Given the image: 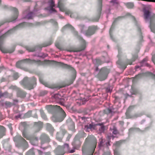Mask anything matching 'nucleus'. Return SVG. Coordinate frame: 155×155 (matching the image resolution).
I'll use <instances>...</instances> for the list:
<instances>
[{
    "instance_id": "49530a36",
    "label": "nucleus",
    "mask_w": 155,
    "mask_h": 155,
    "mask_svg": "<svg viewBox=\"0 0 155 155\" xmlns=\"http://www.w3.org/2000/svg\"><path fill=\"white\" fill-rule=\"evenodd\" d=\"M80 119H81L82 120H83V122H85L87 121V119H88V118L83 117H81Z\"/></svg>"
},
{
    "instance_id": "39448f33",
    "label": "nucleus",
    "mask_w": 155,
    "mask_h": 155,
    "mask_svg": "<svg viewBox=\"0 0 155 155\" xmlns=\"http://www.w3.org/2000/svg\"><path fill=\"white\" fill-rule=\"evenodd\" d=\"M21 84L24 85L28 89L30 90L33 89L36 84V79L34 77L32 78H28L25 77L20 82Z\"/></svg>"
},
{
    "instance_id": "a18cd8bd",
    "label": "nucleus",
    "mask_w": 155,
    "mask_h": 155,
    "mask_svg": "<svg viewBox=\"0 0 155 155\" xmlns=\"http://www.w3.org/2000/svg\"><path fill=\"white\" fill-rule=\"evenodd\" d=\"M18 74L17 73H15L13 76V77L15 80L17 79L18 78Z\"/></svg>"
},
{
    "instance_id": "f8f14e48",
    "label": "nucleus",
    "mask_w": 155,
    "mask_h": 155,
    "mask_svg": "<svg viewBox=\"0 0 155 155\" xmlns=\"http://www.w3.org/2000/svg\"><path fill=\"white\" fill-rule=\"evenodd\" d=\"M50 63L57 66H60L64 68H70L74 71V73L75 72V70L73 68L67 65V64H64L62 62H58L52 61L50 62Z\"/></svg>"
},
{
    "instance_id": "09e8293b",
    "label": "nucleus",
    "mask_w": 155,
    "mask_h": 155,
    "mask_svg": "<svg viewBox=\"0 0 155 155\" xmlns=\"http://www.w3.org/2000/svg\"><path fill=\"white\" fill-rule=\"evenodd\" d=\"M104 143L103 140V139H101L100 141V143L99 144V147H101L103 145V143Z\"/></svg>"
},
{
    "instance_id": "f704fd0d",
    "label": "nucleus",
    "mask_w": 155,
    "mask_h": 155,
    "mask_svg": "<svg viewBox=\"0 0 155 155\" xmlns=\"http://www.w3.org/2000/svg\"><path fill=\"white\" fill-rule=\"evenodd\" d=\"M34 152L33 149H31L27 152L26 155H34Z\"/></svg>"
},
{
    "instance_id": "f03ea898",
    "label": "nucleus",
    "mask_w": 155,
    "mask_h": 155,
    "mask_svg": "<svg viewBox=\"0 0 155 155\" xmlns=\"http://www.w3.org/2000/svg\"><path fill=\"white\" fill-rule=\"evenodd\" d=\"M29 24L28 23L24 22L19 24L14 27L13 28L8 30L7 32L5 33L3 35L0 36V49L1 51L3 53H11L13 52L15 50V48L14 47H12V48L7 50L6 51H3L2 47L5 41L6 38L8 36V35L11 33L13 32V31L19 28H21L25 27L26 26H28Z\"/></svg>"
},
{
    "instance_id": "bb28decb",
    "label": "nucleus",
    "mask_w": 155,
    "mask_h": 155,
    "mask_svg": "<svg viewBox=\"0 0 155 155\" xmlns=\"http://www.w3.org/2000/svg\"><path fill=\"white\" fill-rule=\"evenodd\" d=\"M34 16V14L32 12H30L27 15L23 17L24 18H27L28 19H31Z\"/></svg>"
},
{
    "instance_id": "473e14b6",
    "label": "nucleus",
    "mask_w": 155,
    "mask_h": 155,
    "mask_svg": "<svg viewBox=\"0 0 155 155\" xmlns=\"http://www.w3.org/2000/svg\"><path fill=\"white\" fill-rule=\"evenodd\" d=\"M40 113L41 114V117L44 120H47V118L44 112L43 111L41 110H40Z\"/></svg>"
},
{
    "instance_id": "72a5a7b5",
    "label": "nucleus",
    "mask_w": 155,
    "mask_h": 155,
    "mask_svg": "<svg viewBox=\"0 0 155 155\" xmlns=\"http://www.w3.org/2000/svg\"><path fill=\"white\" fill-rule=\"evenodd\" d=\"M147 58H145L143 59L141 62V64L142 65L144 64L147 67H149L150 65L149 64H148L146 63V62L147 61ZM143 66V65H142Z\"/></svg>"
},
{
    "instance_id": "dca6fc26",
    "label": "nucleus",
    "mask_w": 155,
    "mask_h": 155,
    "mask_svg": "<svg viewBox=\"0 0 155 155\" xmlns=\"http://www.w3.org/2000/svg\"><path fill=\"white\" fill-rule=\"evenodd\" d=\"M52 43V42L51 41H50L48 43H46L42 45H40L37 46V47H36L35 48H29L27 49V50L28 51H37L38 50V49L39 50H40L41 49V48L42 47H46L47 46H48L50 45H51Z\"/></svg>"
},
{
    "instance_id": "13d9d810",
    "label": "nucleus",
    "mask_w": 155,
    "mask_h": 155,
    "mask_svg": "<svg viewBox=\"0 0 155 155\" xmlns=\"http://www.w3.org/2000/svg\"><path fill=\"white\" fill-rule=\"evenodd\" d=\"M114 155H118V152L115 151H114Z\"/></svg>"
},
{
    "instance_id": "2eb2a0df",
    "label": "nucleus",
    "mask_w": 155,
    "mask_h": 155,
    "mask_svg": "<svg viewBox=\"0 0 155 155\" xmlns=\"http://www.w3.org/2000/svg\"><path fill=\"white\" fill-rule=\"evenodd\" d=\"M10 88L15 90L17 91V94L18 96L23 98L25 97L26 94L25 92L23 91L19 88H18L16 86H11L10 87Z\"/></svg>"
},
{
    "instance_id": "9b49d317",
    "label": "nucleus",
    "mask_w": 155,
    "mask_h": 155,
    "mask_svg": "<svg viewBox=\"0 0 155 155\" xmlns=\"http://www.w3.org/2000/svg\"><path fill=\"white\" fill-rule=\"evenodd\" d=\"M14 140L15 142H20L23 143L24 147H27L28 144L25 140L21 136L18 135L14 138Z\"/></svg>"
},
{
    "instance_id": "a211bd4d",
    "label": "nucleus",
    "mask_w": 155,
    "mask_h": 155,
    "mask_svg": "<svg viewBox=\"0 0 155 155\" xmlns=\"http://www.w3.org/2000/svg\"><path fill=\"white\" fill-rule=\"evenodd\" d=\"M58 6L60 10L62 12L65 11V14L67 15H69L70 14V17H71V12L69 10H67L66 8L64 7V5L58 2Z\"/></svg>"
},
{
    "instance_id": "58836bf2",
    "label": "nucleus",
    "mask_w": 155,
    "mask_h": 155,
    "mask_svg": "<svg viewBox=\"0 0 155 155\" xmlns=\"http://www.w3.org/2000/svg\"><path fill=\"white\" fill-rule=\"evenodd\" d=\"M5 105L7 107H11L12 105V104L8 101H6L5 103Z\"/></svg>"
},
{
    "instance_id": "ddd939ff",
    "label": "nucleus",
    "mask_w": 155,
    "mask_h": 155,
    "mask_svg": "<svg viewBox=\"0 0 155 155\" xmlns=\"http://www.w3.org/2000/svg\"><path fill=\"white\" fill-rule=\"evenodd\" d=\"M78 39L81 40V42L82 43V45L81 47H80L79 48H78L74 49L72 50H69V51H73V52H78V51H82L83 50H84L85 47L86 45V42L82 38L80 37V36H78Z\"/></svg>"
},
{
    "instance_id": "a878e982",
    "label": "nucleus",
    "mask_w": 155,
    "mask_h": 155,
    "mask_svg": "<svg viewBox=\"0 0 155 155\" xmlns=\"http://www.w3.org/2000/svg\"><path fill=\"white\" fill-rule=\"evenodd\" d=\"M46 126L47 129L49 131L51 135H52L54 130L52 126L50 124L47 123L46 124Z\"/></svg>"
},
{
    "instance_id": "ea45409f",
    "label": "nucleus",
    "mask_w": 155,
    "mask_h": 155,
    "mask_svg": "<svg viewBox=\"0 0 155 155\" xmlns=\"http://www.w3.org/2000/svg\"><path fill=\"white\" fill-rule=\"evenodd\" d=\"M8 93L5 92L4 93H0V98L2 97H6L7 96Z\"/></svg>"
},
{
    "instance_id": "1a4fd4ad",
    "label": "nucleus",
    "mask_w": 155,
    "mask_h": 155,
    "mask_svg": "<svg viewBox=\"0 0 155 155\" xmlns=\"http://www.w3.org/2000/svg\"><path fill=\"white\" fill-rule=\"evenodd\" d=\"M38 61H39L38 60L36 61L35 60H31L29 59L26 58L17 62L16 64V66L17 68H21V67L22 63H23L32 64L36 63Z\"/></svg>"
},
{
    "instance_id": "2f4dec72",
    "label": "nucleus",
    "mask_w": 155,
    "mask_h": 155,
    "mask_svg": "<svg viewBox=\"0 0 155 155\" xmlns=\"http://www.w3.org/2000/svg\"><path fill=\"white\" fill-rule=\"evenodd\" d=\"M67 28H69L72 30H74V27H72L71 25L69 24H67L65 25L63 28V29L64 30V29Z\"/></svg>"
},
{
    "instance_id": "c85d7f7f",
    "label": "nucleus",
    "mask_w": 155,
    "mask_h": 155,
    "mask_svg": "<svg viewBox=\"0 0 155 155\" xmlns=\"http://www.w3.org/2000/svg\"><path fill=\"white\" fill-rule=\"evenodd\" d=\"M137 54H135L133 56L132 60H128L127 62V63L129 64H132L133 61H135V60L137 58Z\"/></svg>"
},
{
    "instance_id": "7c9ffc66",
    "label": "nucleus",
    "mask_w": 155,
    "mask_h": 155,
    "mask_svg": "<svg viewBox=\"0 0 155 155\" xmlns=\"http://www.w3.org/2000/svg\"><path fill=\"white\" fill-rule=\"evenodd\" d=\"M35 125L38 128V131L40 130V129L42 127V123L41 122L39 121L38 122H35Z\"/></svg>"
},
{
    "instance_id": "6e6552de",
    "label": "nucleus",
    "mask_w": 155,
    "mask_h": 155,
    "mask_svg": "<svg viewBox=\"0 0 155 155\" xmlns=\"http://www.w3.org/2000/svg\"><path fill=\"white\" fill-rule=\"evenodd\" d=\"M85 28L84 26L81 25V32H83L86 36H91L94 33L95 31L97 29V27L95 26H90L89 27L88 30L84 32V30Z\"/></svg>"
},
{
    "instance_id": "393cba45",
    "label": "nucleus",
    "mask_w": 155,
    "mask_h": 155,
    "mask_svg": "<svg viewBox=\"0 0 155 155\" xmlns=\"http://www.w3.org/2000/svg\"><path fill=\"white\" fill-rule=\"evenodd\" d=\"M93 62V63L95 64L96 67H97L98 65L101 64L104 62L102 61L99 59H97L94 60Z\"/></svg>"
},
{
    "instance_id": "774afa93",
    "label": "nucleus",
    "mask_w": 155,
    "mask_h": 155,
    "mask_svg": "<svg viewBox=\"0 0 155 155\" xmlns=\"http://www.w3.org/2000/svg\"><path fill=\"white\" fill-rule=\"evenodd\" d=\"M153 78L155 80V74L153 76Z\"/></svg>"
},
{
    "instance_id": "a19ab883",
    "label": "nucleus",
    "mask_w": 155,
    "mask_h": 155,
    "mask_svg": "<svg viewBox=\"0 0 155 155\" xmlns=\"http://www.w3.org/2000/svg\"><path fill=\"white\" fill-rule=\"evenodd\" d=\"M31 114V111H28L25 114V116L27 117H29Z\"/></svg>"
},
{
    "instance_id": "864d4df0",
    "label": "nucleus",
    "mask_w": 155,
    "mask_h": 155,
    "mask_svg": "<svg viewBox=\"0 0 155 155\" xmlns=\"http://www.w3.org/2000/svg\"><path fill=\"white\" fill-rule=\"evenodd\" d=\"M39 81H40V82L41 83H42V84H44V83H45V82H44V81H43V80L42 79H41V78H39Z\"/></svg>"
},
{
    "instance_id": "69168bd1",
    "label": "nucleus",
    "mask_w": 155,
    "mask_h": 155,
    "mask_svg": "<svg viewBox=\"0 0 155 155\" xmlns=\"http://www.w3.org/2000/svg\"><path fill=\"white\" fill-rule=\"evenodd\" d=\"M140 68V67L139 66H135V68L136 69H137L138 68Z\"/></svg>"
},
{
    "instance_id": "c9c22d12",
    "label": "nucleus",
    "mask_w": 155,
    "mask_h": 155,
    "mask_svg": "<svg viewBox=\"0 0 155 155\" xmlns=\"http://www.w3.org/2000/svg\"><path fill=\"white\" fill-rule=\"evenodd\" d=\"M37 56L41 58H45L47 56V54H44L43 53H39Z\"/></svg>"
},
{
    "instance_id": "412c9836",
    "label": "nucleus",
    "mask_w": 155,
    "mask_h": 155,
    "mask_svg": "<svg viewBox=\"0 0 155 155\" xmlns=\"http://www.w3.org/2000/svg\"><path fill=\"white\" fill-rule=\"evenodd\" d=\"M98 17L96 19L95 21H97L98 20L99 16L101 13L102 8V0H98Z\"/></svg>"
},
{
    "instance_id": "5701e85b",
    "label": "nucleus",
    "mask_w": 155,
    "mask_h": 155,
    "mask_svg": "<svg viewBox=\"0 0 155 155\" xmlns=\"http://www.w3.org/2000/svg\"><path fill=\"white\" fill-rule=\"evenodd\" d=\"M5 129L3 126H0V139L5 135Z\"/></svg>"
},
{
    "instance_id": "338daca9",
    "label": "nucleus",
    "mask_w": 155,
    "mask_h": 155,
    "mask_svg": "<svg viewBox=\"0 0 155 155\" xmlns=\"http://www.w3.org/2000/svg\"><path fill=\"white\" fill-rule=\"evenodd\" d=\"M117 64H119V65H120V61H118L117 62Z\"/></svg>"
},
{
    "instance_id": "4468645a",
    "label": "nucleus",
    "mask_w": 155,
    "mask_h": 155,
    "mask_svg": "<svg viewBox=\"0 0 155 155\" xmlns=\"http://www.w3.org/2000/svg\"><path fill=\"white\" fill-rule=\"evenodd\" d=\"M49 6L45 8V9L49 11L50 13L56 12V11L54 8L55 6L54 2L53 0H50L48 2Z\"/></svg>"
},
{
    "instance_id": "20e7f679",
    "label": "nucleus",
    "mask_w": 155,
    "mask_h": 155,
    "mask_svg": "<svg viewBox=\"0 0 155 155\" xmlns=\"http://www.w3.org/2000/svg\"><path fill=\"white\" fill-rule=\"evenodd\" d=\"M75 149L70 150L69 146L68 143H65L63 146H59L54 150L55 155H63L66 152L73 153L75 152Z\"/></svg>"
},
{
    "instance_id": "9d476101",
    "label": "nucleus",
    "mask_w": 155,
    "mask_h": 155,
    "mask_svg": "<svg viewBox=\"0 0 155 155\" xmlns=\"http://www.w3.org/2000/svg\"><path fill=\"white\" fill-rule=\"evenodd\" d=\"M23 136L27 140H30L31 143L33 145H35L37 143V141L38 140V138L35 137H31L28 135L25 132H23L22 133Z\"/></svg>"
},
{
    "instance_id": "c756f323",
    "label": "nucleus",
    "mask_w": 155,
    "mask_h": 155,
    "mask_svg": "<svg viewBox=\"0 0 155 155\" xmlns=\"http://www.w3.org/2000/svg\"><path fill=\"white\" fill-rule=\"evenodd\" d=\"M61 97L60 95L58 94H54L53 97L56 101L58 102Z\"/></svg>"
},
{
    "instance_id": "c03bdc74",
    "label": "nucleus",
    "mask_w": 155,
    "mask_h": 155,
    "mask_svg": "<svg viewBox=\"0 0 155 155\" xmlns=\"http://www.w3.org/2000/svg\"><path fill=\"white\" fill-rule=\"evenodd\" d=\"M112 133L114 134H117L118 133L117 130L115 128L113 129Z\"/></svg>"
},
{
    "instance_id": "680f3d73",
    "label": "nucleus",
    "mask_w": 155,
    "mask_h": 155,
    "mask_svg": "<svg viewBox=\"0 0 155 155\" xmlns=\"http://www.w3.org/2000/svg\"><path fill=\"white\" fill-rule=\"evenodd\" d=\"M38 153L39 154H41L42 153V152L40 151V150H38Z\"/></svg>"
},
{
    "instance_id": "7ed1b4c3",
    "label": "nucleus",
    "mask_w": 155,
    "mask_h": 155,
    "mask_svg": "<svg viewBox=\"0 0 155 155\" xmlns=\"http://www.w3.org/2000/svg\"><path fill=\"white\" fill-rule=\"evenodd\" d=\"M143 12L144 18L146 22H150L149 27L151 31L155 33V14L151 16L150 13L149 11L144 10Z\"/></svg>"
},
{
    "instance_id": "bf43d9fd",
    "label": "nucleus",
    "mask_w": 155,
    "mask_h": 155,
    "mask_svg": "<svg viewBox=\"0 0 155 155\" xmlns=\"http://www.w3.org/2000/svg\"><path fill=\"white\" fill-rule=\"evenodd\" d=\"M133 107V106H130V107H129L128 109V110L129 111L130 109L132 108Z\"/></svg>"
},
{
    "instance_id": "4be33fe9",
    "label": "nucleus",
    "mask_w": 155,
    "mask_h": 155,
    "mask_svg": "<svg viewBox=\"0 0 155 155\" xmlns=\"http://www.w3.org/2000/svg\"><path fill=\"white\" fill-rule=\"evenodd\" d=\"M121 17H118L113 22V24H112V26H111L110 29V31H109V33H110V38H111V39H112L113 40V36L112 35V34H111V32H112V31H113V30L114 29V23H115V22H116V21H117V20H119V19H120V18H121Z\"/></svg>"
},
{
    "instance_id": "6e6d98bb",
    "label": "nucleus",
    "mask_w": 155,
    "mask_h": 155,
    "mask_svg": "<svg viewBox=\"0 0 155 155\" xmlns=\"http://www.w3.org/2000/svg\"><path fill=\"white\" fill-rule=\"evenodd\" d=\"M34 114H35L34 115V116H33V117H34L35 118H37V117H38V116H37V114L36 113H34Z\"/></svg>"
},
{
    "instance_id": "0eeeda50",
    "label": "nucleus",
    "mask_w": 155,
    "mask_h": 155,
    "mask_svg": "<svg viewBox=\"0 0 155 155\" xmlns=\"http://www.w3.org/2000/svg\"><path fill=\"white\" fill-rule=\"evenodd\" d=\"M99 126L100 127L99 128V130L100 133L103 132L105 130V127L103 124H93L91 123L89 125L85 126L84 129L86 131L89 132L90 130L94 129L95 126Z\"/></svg>"
},
{
    "instance_id": "5fc2aeb1",
    "label": "nucleus",
    "mask_w": 155,
    "mask_h": 155,
    "mask_svg": "<svg viewBox=\"0 0 155 155\" xmlns=\"http://www.w3.org/2000/svg\"><path fill=\"white\" fill-rule=\"evenodd\" d=\"M120 143H121V142L120 141H117L116 142L115 144L117 146H118L120 144Z\"/></svg>"
},
{
    "instance_id": "de8ad7c7",
    "label": "nucleus",
    "mask_w": 155,
    "mask_h": 155,
    "mask_svg": "<svg viewBox=\"0 0 155 155\" xmlns=\"http://www.w3.org/2000/svg\"><path fill=\"white\" fill-rule=\"evenodd\" d=\"M59 135V133H57V136H56V138L59 141H61L62 140V138L61 137H59L58 136Z\"/></svg>"
},
{
    "instance_id": "8fccbe9b",
    "label": "nucleus",
    "mask_w": 155,
    "mask_h": 155,
    "mask_svg": "<svg viewBox=\"0 0 155 155\" xmlns=\"http://www.w3.org/2000/svg\"><path fill=\"white\" fill-rule=\"evenodd\" d=\"M106 91L110 93L111 91V90H110V88L109 87H107L106 89Z\"/></svg>"
},
{
    "instance_id": "79ce46f5",
    "label": "nucleus",
    "mask_w": 155,
    "mask_h": 155,
    "mask_svg": "<svg viewBox=\"0 0 155 155\" xmlns=\"http://www.w3.org/2000/svg\"><path fill=\"white\" fill-rule=\"evenodd\" d=\"M71 126H69V127L71 130H73L74 128V124L73 122L71 123Z\"/></svg>"
},
{
    "instance_id": "052dcab7",
    "label": "nucleus",
    "mask_w": 155,
    "mask_h": 155,
    "mask_svg": "<svg viewBox=\"0 0 155 155\" xmlns=\"http://www.w3.org/2000/svg\"><path fill=\"white\" fill-rule=\"evenodd\" d=\"M64 87L63 86H58L57 87H56V88H57L58 89H59L60 88H62V87Z\"/></svg>"
},
{
    "instance_id": "f3484780",
    "label": "nucleus",
    "mask_w": 155,
    "mask_h": 155,
    "mask_svg": "<svg viewBox=\"0 0 155 155\" xmlns=\"http://www.w3.org/2000/svg\"><path fill=\"white\" fill-rule=\"evenodd\" d=\"M11 10L14 11V13L11 19L8 21V22H14L16 21V19L18 16V11L17 9L15 8L11 7Z\"/></svg>"
},
{
    "instance_id": "3c124183",
    "label": "nucleus",
    "mask_w": 155,
    "mask_h": 155,
    "mask_svg": "<svg viewBox=\"0 0 155 155\" xmlns=\"http://www.w3.org/2000/svg\"><path fill=\"white\" fill-rule=\"evenodd\" d=\"M141 76V74H138L137 75H136L135 76V78L136 79H138V78H139Z\"/></svg>"
},
{
    "instance_id": "cd10ccee",
    "label": "nucleus",
    "mask_w": 155,
    "mask_h": 155,
    "mask_svg": "<svg viewBox=\"0 0 155 155\" xmlns=\"http://www.w3.org/2000/svg\"><path fill=\"white\" fill-rule=\"evenodd\" d=\"M124 5L129 8H132L134 7V3L133 2H128L124 3Z\"/></svg>"
},
{
    "instance_id": "f257e3e1",
    "label": "nucleus",
    "mask_w": 155,
    "mask_h": 155,
    "mask_svg": "<svg viewBox=\"0 0 155 155\" xmlns=\"http://www.w3.org/2000/svg\"><path fill=\"white\" fill-rule=\"evenodd\" d=\"M45 108L49 112H56L51 117L52 120L54 122H61L66 116L65 113L59 106L50 105L46 106Z\"/></svg>"
},
{
    "instance_id": "e2e57ef3",
    "label": "nucleus",
    "mask_w": 155,
    "mask_h": 155,
    "mask_svg": "<svg viewBox=\"0 0 155 155\" xmlns=\"http://www.w3.org/2000/svg\"><path fill=\"white\" fill-rule=\"evenodd\" d=\"M20 117H21L20 115H18L15 116V117L16 118H18Z\"/></svg>"
},
{
    "instance_id": "423d86ee",
    "label": "nucleus",
    "mask_w": 155,
    "mask_h": 155,
    "mask_svg": "<svg viewBox=\"0 0 155 155\" xmlns=\"http://www.w3.org/2000/svg\"><path fill=\"white\" fill-rule=\"evenodd\" d=\"M109 72V69L105 67L101 69L97 77L100 81L104 80L107 78Z\"/></svg>"
},
{
    "instance_id": "0e129e2a",
    "label": "nucleus",
    "mask_w": 155,
    "mask_h": 155,
    "mask_svg": "<svg viewBox=\"0 0 155 155\" xmlns=\"http://www.w3.org/2000/svg\"><path fill=\"white\" fill-rule=\"evenodd\" d=\"M9 129H10V131H11L12 130V127H11V126H9Z\"/></svg>"
},
{
    "instance_id": "603ef678",
    "label": "nucleus",
    "mask_w": 155,
    "mask_h": 155,
    "mask_svg": "<svg viewBox=\"0 0 155 155\" xmlns=\"http://www.w3.org/2000/svg\"><path fill=\"white\" fill-rule=\"evenodd\" d=\"M51 22L53 23L55 25H57V22H56V21L54 20H51Z\"/></svg>"
},
{
    "instance_id": "aec40b11",
    "label": "nucleus",
    "mask_w": 155,
    "mask_h": 155,
    "mask_svg": "<svg viewBox=\"0 0 155 155\" xmlns=\"http://www.w3.org/2000/svg\"><path fill=\"white\" fill-rule=\"evenodd\" d=\"M127 16H130L131 18L134 21V22L136 25L138 31L139 32V33L140 34H141V27L140 25V24L139 21H137L135 19V18L133 16L131 15V14L130 13L127 14Z\"/></svg>"
},
{
    "instance_id": "4c0bfd02",
    "label": "nucleus",
    "mask_w": 155,
    "mask_h": 155,
    "mask_svg": "<svg viewBox=\"0 0 155 155\" xmlns=\"http://www.w3.org/2000/svg\"><path fill=\"white\" fill-rule=\"evenodd\" d=\"M47 93V91H46L44 90L41 91L40 93V95L41 96H43Z\"/></svg>"
},
{
    "instance_id": "4d7b16f0",
    "label": "nucleus",
    "mask_w": 155,
    "mask_h": 155,
    "mask_svg": "<svg viewBox=\"0 0 155 155\" xmlns=\"http://www.w3.org/2000/svg\"><path fill=\"white\" fill-rule=\"evenodd\" d=\"M71 137V136L70 135H69L67 138V140H69V139Z\"/></svg>"
},
{
    "instance_id": "37998d69",
    "label": "nucleus",
    "mask_w": 155,
    "mask_h": 155,
    "mask_svg": "<svg viewBox=\"0 0 155 155\" xmlns=\"http://www.w3.org/2000/svg\"><path fill=\"white\" fill-rule=\"evenodd\" d=\"M110 3H113L116 4H118L117 0H111L110 1Z\"/></svg>"
},
{
    "instance_id": "b1692460",
    "label": "nucleus",
    "mask_w": 155,
    "mask_h": 155,
    "mask_svg": "<svg viewBox=\"0 0 155 155\" xmlns=\"http://www.w3.org/2000/svg\"><path fill=\"white\" fill-rule=\"evenodd\" d=\"M114 137H115L113 136V135L111 134H108L107 136V138L109 140L106 143V145L108 147L109 146H110V141H109V140L111 138L113 140Z\"/></svg>"
},
{
    "instance_id": "e433bc0d",
    "label": "nucleus",
    "mask_w": 155,
    "mask_h": 155,
    "mask_svg": "<svg viewBox=\"0 0 155 155\" xmlns=\"http://www.w3.org/2000/svg\"><path fill=\"white\" fill-rule=\"evenodd\" d=\"M64 101H65L64 99L63 98H62L61 97L60 99L58 101V102H59L60 104H61V105H64Z\"/></svg>"
},
{
    "instance_id": "6ab92c4d",
    "label": "nucleus",
    "mask_w": 155,
    "mask_h": 155,
    "mask_svg": "<svg viewBox=\"0 0 155 155\" xmlns=\"http://www.w3.org/2000/svg\"><path fill=\"white\" fill-rule=\"evenodd\" d=\"M40 139L41 140V144L50 141V139L49 137L45 134H43L41 136Z\"/></svg>"
}]
</instances>
